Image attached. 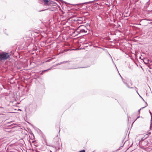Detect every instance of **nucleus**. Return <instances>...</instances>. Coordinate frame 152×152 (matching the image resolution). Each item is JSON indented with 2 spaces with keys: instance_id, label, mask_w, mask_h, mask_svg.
<instances>
[{
  "instance_id": "17",
  "label": "nucleus",
  "mask_w": 152,
  "mask_h": 152,
  "mask_svg": "<svg viewBox=\"0 0 152 152\" xmlns=\"http://www.w3.org/2000/svg\"><path fill=\"white\" fill-rule=\"evenodd\" d=\"M53 67V66H52L50 67L49 69H48V70H50V69H52V68Z\"/></svg>"
},
{
  "instance_id": "11",
  "label": "nucleus",
  "mask_w": 152,
  "mask_h": 152,
  "mask_svg": "<svg viewBox=\"0 0 152 152\" xmlns=\"http://www.w3.org/2000/svg\"><path fill=\"white\" fill-rule=\"evenodd\" d=\"M58 65H59V64H58H58H56L55 65H53V67L56 66H57Z\"/></svg>"
},
{
  "instance_id": "20",
  "label": "nucleus",
  "mask_w": 152,
  "mask_h": 152,
  "mask_svg": "<svg viewBox=\"0 0 152 152\" xmlns=\"http://www.w3.org/2000/svg\"><path fill=\"white\" fill-rule=\"evenodd\" d=\"M145 107H142V108H141L140 110H142V109H143Z\"/></svg>"
},
{
  "instance_id": "15",
  "label": "nucleus",
  "mask_w": 152,
  "mask_h": 152,
  "mask_svg": "<svg viewBox=\"0 0 152 152\" xmlns=\"http://www.w3.org/2000/svg\"><path fill=\"white\" fill-rule=\"evenodd\" d=\"M140 117V116H138L137 118L135 120V121H134L133 123H134L136 120H137V119L138 118Z\"/></svg>"
},
{
  "instance_id": "3",
  "label": "nucleus",
  "mask_w": 152,
  "mask_h": 152,
  "mask_svg": "<svg viewBox=\"0 0 152 152\" xmlns=\"http://www.w3.org/2000/svg\"><path fill=\"white\" fill-rule=\"evenodd\" d=\"M144 139H143V138L141 139V140L139 142V143L140 145H142V146H145V145L144 144L145 142L143 141Z\"/></svg>"
},
{
  "instance_id": "4",
  "label": "nucleus",
  "mask_w": 152,
  "mask_h": 152,
  "mask_svg": "<svg viewBox=\"0 0 152 152\" xmlns=\"http://www.w3.org/2000/svg\"><path fill=\"white\" fill-rule=\"evenodd\" d=\"M86 28V27L84 25H81L78 28L77 30V31H79L80 29H83Z\"/></svg>"
},
{
  "instance_id": "24",
  "label": "nucleus",
  "mask_w": 152,
  "mask_h": 152,
  "mask_svg": "<svg viewBox=\"0 0 152 152\" xmlns=\"http://www.w3.org/2000/svg\"><path fill=\"white\" fill-rule=\"evenodd\" d=\"M146 95L147 96V93H146Z\"/></svg>"
},
{
  "instance_id": "23",
  "label": "nucleus",
  "mask_w": 152,
  "mask_h": 152,
  "mask_svg": "<svg viewBox=\"0 0 152 152\" xmlns=\"http://www.w3.org/2000/svg\"><path fill=\"white\" fill-rule=\"evenodd\" d=\"M146 103V106H147V103Z\"/></svg>"
},
{
  "instance_id": "12",
  "label": "nucleus",
  "mask_w": 152,
  "mask_h": 152,
  "mask_svg": "<svg viewBox=\"0 0 152 152\" xmlns=\"http://www.w3.org/2000/svg\"><path fill=\"white\" fill-rule=\"evenodd\" d=\"M68 61H63L62 62H63V63H67V62H68Z\"/></svg>"
},
{
  "instance_id": "25",
  "label": "nucleus",
  "mask_w": 152,
  "mask_h": 152,
  "mask_svg": "<svg viewBox=\"0 0 152 152\" xmlns=\"http://www.w3.org/2000/svg\"><path fill=\"white\" fill-rule=\"evenodd\" d=\"M128 121L129 120L128 117Z\"/></svg>"
},
{
  "instance_id": "14",
  "label": "nucleus",
  "mask_w": 152,
  "mask_h": 152,
  "mask_svg": "<svg viewBox=\"0 0 152 152\" xmlns=\"http://www.w3.org/2000/svg\"><path fill=\"white\" fill-rule=\"evenodd\" d=\"M140 109L138 111V113L139 114H140Z\"/></svg>"
},
{
  "instance_id": "22",
  "label": "nucleus",
  "mask_w": 152,
  "mask_h": 152,
  "mask_svg": "<svg viewBox=\"0 0 152 152\" xmlns=\"http://www.w3.org/2000/svg\"><path fill=\"white\" fill-rule=\"evenodd\" d=\"M12 123V121H10V122H9L8 123V124H10V123Z\"/></svg>"
},
{
  "instance_id": "26",
  "label": "nucleus",
  "mask_w": 152,
  "mask_h": 152,
  "mask_svg": "<svg viewBox=\"0 0 152 152\" xmlns=\"http://www.w3.org/2000/svg\"><path fill=\"white\" fill-rule=\"evenodd\" d=\"M50 152H52V151H50Z\"/></svg>"
},
{
  "instance_id": "13",
  "label": "nucleus",
  "mask_w": 152,
  "mask_h": 152,
  "mask_svg": "<svg viewBox=\"0 0 152 152\" xmlns=\"http://www.w3.org/2000/svg\"><path fill=\"white\" fill-rule=\"evenodd\" d=\"M138 94L139 95V96L140 97V98H141L142 99H143V101H144V100L143 99V98H142V97L140 95V94Z\"/></svg>"
},
{
  "instance_id": "10",
  "label": "nucleus",
  "mask_w": 152,
  "mask_h": 152,
  "mask_svg": "<svg viewBox=\"0 0 152 152\" xmlns=\"http://www.w3.org/2000/svg\"><path fill=\"white\" fill-rule=\"evenodd\" d=\"M48 69H46V70L42 71V72L44 73V72H46V71H48Z\"/></svg>"
},
{
  "instance_id": "5",
  "label": "nucleus",
  "mask_w": 152,
  "mask_h": 152,
  "mask_svg": "<svg viewBox=\"0 0 152 152\" xmlns=\"http://www.w3.org/2000/svg\"><path fill=\"white\" fill-rule=\"evenodd\" d=\"M54 140H57V141H56V142H57V144H59V137H58V136H56L54 139Z\"/></svg>"
},
{
  "instance_id": "6",
  "label": "nucleus",
  "mask_w": 152,
  "mask_h": 152,
  "mask_svg": "<svg viewBox=\"0 0 152 152\" xmlns=\"http://www.w3.org/2000/svg\"><path fill=\"white\" fill-rule=\"evenodd\" d=\"M44 2V4L45 5H48L49 4H48L49 1L48 0H45L43 1Z\"/></svg>"
},
{
  "instance_id": "8",
  "label": "nucleus",
  "mask_w": 152,
  "mask_h": 152,
  "mask_svg": "<svg viewBox=\"0 0 152 152\" xmlns=\"http://www.w3.org/2000/svg\"><path fill=\"white\" fill-rule=\"evenodd\" d=\"M93 2V1H89V2H86L85 3H83L82 4H90V3H92Z\"/></svg>"
},
{
  "instance_id": "18",
  "label": "nucleus",
  "mask_w": 152,
  "mask_h": 152,
  "mask_svg": "<svg viewBox=\"0 0 152 152\" xmlns=\"http://www.w3.org/2000/svg\"><path fill=\"white\" fill-rule=\"evenodd\" d=\"M41 72V71H40V72H39V73ZM43 72L42 71L41 73H40V74L41 75H42L43 74Z\"/></svg>"
},
{
  "instance_id": "7",
  "label": "nucleus",
  "mask_w": 152,
  "mask_h": 152,
  "mask_svg": "<svg viewBox=\"0 0 152 152\" xmlns=\"http://www.w3.org/2000/svg\"><path fill=\"white\" fill-rule=\"evenodd\" d=\"M124 83L125 84L126 86L130 88H133V87H130L127 84V83H125V82H124Z\"/></svg>"
},
{
  "instance_id": "1",
  "label": "nucleus",
  "mask_w": 152,
  "mask_h": 152,
  "mask_svg": "<svg viewBox=\"0 0 152 152\" xmlns=\"http://www.w3.org/2000/svg\"><path fill=\"white\" fill-rule=\"evenodd\" d=\"M10 57L9 54L4 52L0 53V60H5Z\"/></svg>"
},
{
  "instance_id": "19",
  "label": "nucleus",
  "mask_w": 152,
  "mask_h": 152,
  "mask_svg": "<svg viewBox=\"0 0 152 152\" xmlns=\"http://www.w3.org/2000/svg\"><path fill=\"white\" fill-rule=\"evenodd\" d=\"M56 148L57 150H58L59 149V148L58 147H56Z\"/></svg>"
},
{
  "instance_id": "9",
  "label": "nucleus",
  "mask_w": 152,
  "mask_h": 152,
  "mask_svg": "<svg viewBox=\"0 0 152 152\" xmlns=\"http://www.w3.org/2000/svg\"><path fill=\"white\" fill-rule=\"evenodd\" d=\"M134 88L135 90L136 91L137 93V94H138V93L137 91V88L135 87H134V88Z\"/></svg>"
},
{
  "instance_id": "2",
  "label": "nucleus",
  "mask_w": 152,
  "mask_h": 152,
  "mask_svg": "<svg viewBox=\"0 0 152 152\" xmlns=\"http://www.w3.org/2000/svg\"><path fill=\"white\" fill-rule=\"evenodd\" d=\"M77 32L80 33H87V29L86 28L83 29H80L79 31H77Z\"/></svg>"
},
{
  "instance_id": "21",
  "label": "nucleus",
  "mask_w": 152,
  "mask_h": 152,
  "mask_svg": "<svg viewBox=\"0 0 152 152\" xmlns=\"http://www.w3.org/2000/svg\"><path fill=\"white\" fill-rule=\"evenodd\" d=\"M150 114L151 115V117H152V114L151 113L150 111Z\"/></svg>"
},
{
  "instance_id": "16",
  "label": "nucleus",
  "mask_w": 152,
  "mask_h": 152,
  "mask_svg": "<svg viewBox=\"0 0 152 152\" xmlns=\"http://www.w3.org/2000/svg\"><path fill=\"white\" fill-rule=\"evenodd\" d=\"M63 64V62H60V63H58V64H59V65L61 64Z\"/></svg>"
}]
</instances>
